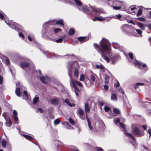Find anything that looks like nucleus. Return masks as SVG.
I'll use <instances>...</instances> for the list:
<instances>
[{
	"mask_svg": "<svg viewBox=\"0 0 151 151\" xmlns=\"http://www.w3.org/2000/svg\"><path fill=\"white\" fill-rule=\"evenodd\" d=\"M46 29L47 30H49V32H48L50 34H51L52 33V32L54 31L53 29H50L48 27H46Z\"/></svg>",
	"mask_w": 151,
	"mask_h": 151,
	"instance_id": "47",
	"label": "nucleus"
},
{
	"mask_svg": "<svg viewBox=\"0 0 151 151\" xmlns=\"http://www.w3.org/2000/svg\"><path fill=\"white\" fill-rule=\"evenodd\" d=\"M134 63L135 65H137L138 68L140 69L142 68V67H146V64H142V63L138 62L136 60H135V62Z\"/></svg>",
	"mask_w": 151,
	"mask_h": 151,
	"instance_id": "9",
	"label": "nucleus"
},
{
	"mask_svg": "<svg viewBox=\"0 0 151 151\" xmlns=\"http://www.w3.org/2000/svg\"><path fill=\"white\" fill-rule=\"evenodd\" d=\"M63 40V39L61 38L56 40L55 41L57 43H60L62 42Z\"/></svg>",
	"mask_w": 151,
	"mask_h": 151,
	"instance_id": "50",
	"label": "nucleus"
},
{
	"mask_svg": "<svg viewBox=\"0 0 151 151\" xmlns=\"http://www.w3.org/2000/svg\"><path fill=\"white\" fill-rule=\"evenodd\" d=\"M77 113L82 119L84 120L85 119V117L83 116L84 112L82 109H78L77 111Z\"/></svg>",
	"mask_w": 151,
	"mask_h": 151,
	"instance_id": "6",
	"label": "nucleus"
},
{
	"mask_svg": "<svg viewBox=\"0 0 151 151\" xmlns=\"http://www.w3.org/2000/svg\"><path fill=\"white\" fill-rule=\"evenodd\" d=\"M142 13V10L141 9H139L137 14V16L138 17L139 16L141 15Z\"/></svg>",
	"mask_w": 151,
	"mask_h": 151,
	"instance_id": "41",
	"label": "nucleus"
},
{
	"mask_svg": "<svg viewBox=\"0 0 151 151\" xmlns=\"http://www.w3.org/2000/svg\"><path fill=\"white\" fill-rule=\"evenodd\" d=\"M23 136L25 138L29 140H31L33 139V138L31 136L29 135H23Z\"/></svg>",
	"mask_w": 151,
	"mask_h": 151,
	"instance_id": "36",
	"label": "nucleus"
},
{
	"mask_svg": "<svg viewBox=\"0 0 151 151\" xmlns=\"http://www.w3.org/2000/svg\"><path fill=\"white\" fill-rule=\"evenodd\" d=\"M96 67L97 68L100 69L101 70H104V67L101 64L99 65H96Z\"/></svg>",
	"mask_w": 151,
	"mask_h": 151,
	"instance_id": "28",
	"label": "nucleus"
},
{
	"mask_svg": "<svg viewBox=\"0 0 151 151\" xmlns=\"http://www.w3.org/2000/svg\"><path fill=\"white\" fill-rule=\"evenodd\" d=\"M113 45H114V48L115 47H118V46H119V44L117 42H113Z\"/></svg>",
	"mask_w": 151,
	"mask_h": 151,
	"instance_id": "57",
	"label": "nucleus"
},
{
	"mask_svg": "<svg viewBox=\"0 0 151 151\" xmlns=\"http://www.w3.org/2000/svg\"><path fill=\"white\" fill-rule=\"evenodd\" d=\"M133 132L136 135L141 137L144 134V132L141 133L139 129L137 127H135L133 130Z\"/></svg>",
	"mask_w": 151,
	"mask_h": 151,
	"instance_id": "8",
	"label": "nucleus"
},
{
	"mask_svg": "<svg viewBox=\"0 0 151 151\" xmlns=\"http://www.w3.org/2000/svg\"><path fill=\"white\" fill-rule=\"evenodd\" d=\"M28 38L29 40L30 41H32L33 39V37L31 38L29 35L28 36Z\"/></svg>",
	"mask_w": 151,
	"mask_h": 151,
	"instance_id": "59",
	"label": "nucleus"
},
{
	"mask_svg": "<svg viewBox=\"0 0 151 151\" xmlns=\"http://www.w3.org/2000/svg\"><path fill=\"white\" fill-rule=\"evenodd\" d=\"M127 27V25H122V30H123V31H124L126 29V28Z\"/></svg>",
	"mask_w": 151,
	"mask_h": 151,
	"instance_id": "48",
	"label": "nucleus"
},
{
	"mask_svg": "<svg viewBox=\"0 0 151 151\" xmlns=\"http://www.w3.org/2000/svg\"><path fill=\"white\" fill-rule=\"evenodd\" d=\"M61 30V29L60 28H56L55 29L54 31L55 33H56L60 31Z\"/></svg>",
	"mask_w": 151,
	"mask_h": 151,
	"instance_id": "54",
	"label": "nucleus"
},
{
	"mask_svg": "<svg viewBox=\"0 0 151 151\" xmlns=\"http://www.w3.org/2000/svg\"><path fill=\"white\" fill-rule=\"evenodd\" d=\"M78 6V9L79 10L85 12L86 11L88 10V9L85 6L82 5V3L79 0H73Z\"/></svg>",
	"mask_w": 151,
	"mask_h": 151,
	"instance_id": "4",
	"label": "nucleus"
},
{
	"mask_svg": "<svg viewBox=\"0 0 151 151\" xmlns=\"http://www.w3.org/2000/svg\"><path fill=\"white\" fill-rule=\"evenodd\" d=\"M129 55L130 58L131 59H132L133 58V54L132 53H129Z\"/></svg>",
	"mask_w": 151,
	"mask_h": 151,
	"instance_id": "63",
	"label": "nucleus"
},
{
	"mask_svg": "<svg viewBox=\"0 0 151 151\" xmlns=\"http://www.w3.org/2000/svg\"><path fill=\"white\" fill-rule=\"evenodd\" d=\"M17 115L18 114L17 111L16 110H14L13 111V117L14 119L16 121H18Z\"/></svg>",
	"mask_w": 151,
	"mask_h": 151,
	"instance_id": "16",
	"label": "nucleus"
},
{
	"mask_svg": "<svg viewBox=\"0 0 151 151\" xmlns=\"http://www.w3.org/2000/svg\"><path fill=\"white\" fill-rule=\"evenodd\" d=\"M5 120L6 121V126L9 127H10L12 124V122L10 119L9 118L8 120L6 119Z\"/></svg>",
	"mask_w": 151,
	"mask_h": 151,
	"instance_id": "19",
	"label": "nucleus"
},
{
	"mask_svg": "<svg viewBox=\"0 0 151 151\" xmlns=\"http://www.w3.org/2000/svg\"><path fill=\"white\" fill-rule=\"evenodd\" d=\"M136 32L139 35V36L135 35L137 37H139V36L142 37V31L139 29H135Z\"/></svg>",
	"mask_w": 151,
	"mask_h": 151,
	"instance_id": "27",
	"label": "nucleus"
},
{
	"mask_svg": "<svg viewBox=\"0 0 151 151\" xmlns=\"http://www.w3.org/2000/svg\"><path fill=\"white\" fill-rule=\"evenodd\" d=\"M119 58V55L112 56L111 58V60L112 63L113 64H114L118 60Z\"/></svg>",
	"mask_w": 151,
	"mask_h": 151,
	"instance_id": "14",
	"label": "nucleus"
},
{
	"mask_svg": "<svg viewBox=\"0 0 151 151\" xmlns=\"http://www.w3.org/2000/svg\"><path fill=\"white\" fill-rule=\"evenodd\" d=\"M75 90V92L76 95L77 96H79L78 93L80 92V90L78 88H74Z\"/></svg>",
	"mask_w": 151,
	"mask_h": 151,
	"instance_id": "38",
	"label": "nucleus"
},
{
	"mask_svg": "<svg viewBox=\"0 0 151 151\" xmlns=\"http://www.w3.org/2000/svg\"><path fill=\"white\" fill-rule=\"evenodd\" d=\"M93 45L98 52L101 54L102 58H104L107 62H109L110 59L105 54L106 53L109 55L111 54L110 44L109 41L103 38L100 42V46L95 43Z\"/></svg>",
	"mask_w": 151,
	"mask_h": 151,
	"instance_id": "1",
	"label": "nucleus"
},
{
	"mask_svg": "<svg viewBox=\"0 0 151 151\" xmlns=\"http://www.w3.org/2000/svg\"><path fill=\"white\" fill-rule=\"evenodd\" d=\"M15 93L17 96L20 97L21 95L20 88L18 87L17 88L15 91Z\"/></svg>",
	"mask_w": 151,
	"mask_h": 151,
	"instance_id": "23",
	"label": "nucleus"
},
{
	"mask_svg": "<svg viewBox=\"0 0 151 151\" xmlns=\"http://www.w3.org/2000/svg\"><path fill=\"white\" fill-rule=\"evenodd\" d=\"M120 122V120L119 118H116L115 120V123L116 124H119Z\"/></svg>",
	"mask_w": 151,
	"mask_h": 151,
	"instance_id": "53",
	"label": "nucleus"
},
{
	"mask_svg": "<svg viewBox=\"0 0 151 151\" xmlns=\"http://www.w3.org/2000/svg\"><path fill=\"white\" fill-rule=\"evenodd\" d=\"M76 64H77L76 62H70L68 63V74L71 79L70 81V83L71 85H72L73 86L74 88H78V87L76 86V85L81 87L83 86V85L82 83L76 80L74 81L72 80V77L71 76V68L72 67L73 65Z\"/></svg>",
	"mask_w": 151,
	"mask_h": 151,
	"instance_id": "2",
	"label": "nucleus"
},
{
	"mask_svg": "<svg viewBox=\"0 0 151 151\" xmlns=\"http://www.w3.org/2000/svg\"><path fill=\"white\" fill-rule=\"evenodd\" d=\"M60 120L58 119H56L54 121V124L55 125H57L60 123Z\"/></svg>",
	"mask_w": 151,
	"mask_h": 151,
	"instance_id": "42",
	"label": "nucleus"
},
{
	"mask_svg": "<svg viewBox=\"0 0 151 151\" xmlns=\"http://www.w3.org/2000/svg\"><path fill=\"white\" fill-rule=\"evenodd\" d=\"M21 91H22V89H24V91H23V95L22 96L23 99H27L28 98V95L27 93V91L25 90L26 89V88L24 86H22L21 87Z\"/></svg>",
	"mask_w": 151,
	"mask_h": 151,
	"instance_id": "12",
	"label": "nucleus"
},
{
	"mask_svg": "<svg viewBox=\"0 0 151 151\" xmlns=\"http://www.w3.org/2000/svg\"><path fill=\"white\" fill-rule=\"evenodd\" d=\"M111 99L113 101H116L117 99V97L116 94L115 93H113L111 96Z\"/></svg>",
	"mask_w": 151,
	"mask_h": 151,
	"instance_id": "26",
	"label": "nucleus"
},
{
	"mask_svg": "<svg viewBox=\"0 0 151 151\" xmlns=\"http://www.w3.org/2000/svg\"><path fill=\"white\" fill-rule=\"evenodd\" d=\"M39 101V98L37 96H35L33 99V102L34 104H36Z\"/></svg>",
	"mask_w": 151,
	"mask_h": 151,
	"instance_id": "35",
	"label": "nucleus"
},
{
	"mask_svg": "<svg viewBox=\"0 0 151 151\" xmlns=\"http://www.w3.org/2000/svg\"><path fill=\"white\" fill-rule=\"evenodd\" d=\"M64 102L65 103L71 107H74L75 106V104H70L69 100L68 99H65Z\"/></svg>",
	"mask_w": 151,
	"mask_h": 151,
	"instance_id": "18",
	"label": "nucleus"
},
{
	"mask_svg": "<svg viewBox=\"0 0 151 151\" xmlns=\"http://www.w3.org/2000/svg\"><path fill=\"white\" fill-rule=\"evenodd\" d=\"M96 151H102V149L100 147H98L96 149Z\"/></svg>",
	"mask_w": 151,
	"mask_h": 151,
	"instance_id": "64",
	"label": "nucleus"
},
{
	"mask_svg": "<svg viewBox=\"0 0 151 151\" xmlns=\"http://www.w3.org/2000/svg\"><path fill=\"white\" fill-rule=\"evenodd\" d=\"M29 63L25 62H23L19 64V66L23 69L28 67L29 65Z\"/></svg>",
	"mask_w": 151,
	"mask_h": 151,
	"instance_id": "13",
	"label": "nucleus"
},
{
	"mask_svg": "<svg viewBox=\"0 0 151 151\" xmlns=\"http://www.w3.org/2000/svg\"><path fill=\"white\" fill-rule=\"evenodd\" d=\"M56 24H59V25H61L62 26H63L64 25L63 20L62 19H60V20L57 21L56 22Z\"/></svg>",
	"mask_w": 151,
	"mask_h": 151,
	"instance_id": "24",
	"label": "nucleus"
},
{
	"mask_svg": "<svg viewBox=\"0 0 151 151\" xmlns=\"http://www.w3.org/2000/svg\"><path fill=\"white\" fill-rule=\"evenodd\" d=\"M115 2H116V0H109L108 1V3L109 5L113 6L115 5Z\"/></svg>",
	"mask_w": 151,
	"mask_h": 151,
	"instance_id": "22",
	"label": "nucleus"
},
{
	"mask_svg": "<svg viewBox=\"0 0 151 151\" xmlns=\"http://www.w3.org/2000/svg\"><path fill=\"white\" fill-rule=\"evenodd\" d=\"M40 79L43 83L45 84L48 83L50 81L49 78L47 76L44 77L42 76V77H40Z\"/></svg>",
	"mask_w": 151,
	"mask_h": 151,
	"instance_id": "10",
	"label": "nucleus"
},
{
	"mask_svg": "<svg viewBox=\"0 0 151 151\" xmlns=\"http://www.w3.org/2000/svg\"><path fill=\"white\" fill-rule=\"evenodd\" d=\"M86 37H81L78 38V40L80 42H83L85 41V39Z\"/></svg>",
	"mask_w": 151,
	"mask_h": 151,
	"instance_id": "32",
	"label": "nucleus"
},
{
	"mask_svg": "<svg viewBox=\"0 0 151 151\" xmlns=\"http://www.w3.org/2000/svg\"><path fill=\"white\" fill-rule=\"evenodd\" d=\"M4 20L5 23L7 24L10 27L13 29H15L17 27H18V25L19 26H20L19 25H18L16 23H14V24H11V23H9V22L6 21L5 19H4Z\"/></svg>",
	"mask_w": 151,
	"mask_h": 151,
	"instance_id": "7",
	"label": "nucleus"
},
{
	"mask_svg": "<svg viewBox=\"0 0 151 151\" xmlns=\"http://www.w3.org/2000/svg\"><path fill=\"white\" fill-rule=\"evenodd\" d=\"M122 15L120 14L116 15L114 16L113 17L115 19H117L120 20H122L123 19Z\"/></svg>",
	"mask_w": 151,
	"mask_h": 151,
	"instance_id": "20",
	"label": "nucleus"
},
{
	"mask_svg": "<svg viewBox=\"0 0 151 151\" xmlns=\"http://www.w3.org/2000/svg\"><path fill=\"white\" fill-rule=\"evenodd\" d=\"M75 31L74 29L72 28L70 29L68 32V34L69 35L72 36L73 35Z\"/></svg>",
	"mask_w": 151,
	"mask_h": 151,
	"instance_id": "29",
	"label": "nucleus"
},
{
	"mask_svg": "<svg viewBox=\"0 0 151 151\" xmlns=\"http://www.w3.org/2000/svg\"><path fill=\"white\" fill-rule=\"evenodd\" d=\"M96 75L95 74L92 73L90 76V79L92 82H94L95 81V77Z\"/></svg>",
	"mask_w": 151,
	"mask_h": 151,
	"instance_id": "21",
	"label": "nucleus"
},
{
	"mask_svg": "<svg viewBox=\"0 0 151 151\" xmlns=\"http://www.w3.org/2000/svg\"><path fill=\"white\" fill-rule=\"evenodd\" d=\"M121 6H113V8L115 10H119L121 9Z\"/></svg>",
	"mask_w": 151,
	"mask_h": 151,
	"instance_id": "43",
	"label": "nucleus"
},
{
	"mask_svg": "<svg viewBox=\"0 0 151 151\" xmlns=\"http://www.w3.org/2000/svg\"><path fill=\"white\" fill-rule=\"evenodd\" d=\"M86 114V119L88 122V126L89 129H90L93 132H96L97 130L96 129H94V128H93V129H92V127H91V122L90 121L89 118H88L87 116V114Z\"/></svg>",
	"mask_w": 151,
	"mask_h": 151,
	"instance_id": "11",
	"label": "nucleus"
},
{
	"mask_svg": "<svg viewBox=\"0 0 151 151\" xmlns=\"http://www.w3.org/2000/svg\"><path fill=\"white\" fill-rule=\"evenodd\" d=\"M144 84L143 83H137L136 84L135 86H134V88H135V89H136L139 87V86H143L144 85Z\"/></svg>",
	"mask_w": 151,
	"mask_h": 151,
	"instance_id": "31",
	"label": "nucleus"
},
{
	"mask_svg": "<svg viewBox=\"0 0 151 151\" xmlns=\"http://www.w3.org/2000/svg\"><path fill=\"white\" fill-rule=\"evenodd\" d=\"M118 91L120 93H121L122 94H124V91H123L122 88H119V89Z\"/></svg>",
	"mask_w": 151,
	"mask_h": 151,
	"instance_id": "51",
	"label": "nucleus"
},
{
	"mask_svg": "<svg viewBox=\"0 0 151 151\" xmlns=\"http://www.w3.org/2000/svg\"><path fill=\"white\" fill-rule=\"evenodd\" d=\"M104 87L105 90H107L109 88V86L106 84H105Z\"/></svg>",
	"mask_w": 151,
	"mask_h": 151,
	"instance_id": "62",
	"label": "nucleus"
},
{
	"mask_svg": "<svg viewBox=\"0 0 151 151\" xmlns=\"http://www.w3.org/2000/svg\"><path fill=\"white\" fill-rule=\"evenodd\" d=\"M84 106L86 114H87L90 111V109L89 105L87 103H86L85 104Z\"/></svg>",
	"mask_w": 151,
	"mask_h": 151,
	"instance_id": "15",
	"label": "nucleus"
},
{
	"mask_svg": "<svg viewBox=\"0 0 151 151\" xmlns=\"http://www.w3.org/2000/svg\"><path fill=\"white\" fill-rule=\"evenodd\" d=\"M120 125L124 129V133L126 135L129 137V139L131 143L133 145L135 146L136 144V139L132 135L131 133L127 132L125 129V125L123 123H120Z\"/></svg>",
	"mask_w": 151,
	"mask_h": 151,
	"instance_id": "3",
	"label": "nucleus"
},
{
	"mask_svg": "<svg viewBox=\"0 0 151 151\" xmlns=\"http://www.w3.org/2000/svg\"><path fill=\"white\" fill-rule=\"evenodd\" d=\"M105 20V19H104V18H103L102 17H95V18L93 19V21H96V20L99 21H104Z\"/></svg>",
	"mask_w": 151,
	"mask_h": 151,
	"instance_id": "17",
	"label": "nucleus"
},
{
	"mask_svg": "<svg viewBox=\"0 0 151 151\" xmlns=\"http://www.w3.org/2000/svg\"><path fill=\"white\" fill-rule=\"evenodd\" d=\"M7 115V113L6 112H4V113H3V114H2V116L4 117L5 119H6V116Z\"/></svg>",
	"mask_w": 151,
	"mask_h": 151,
	"instance_id": "55",
	"label": "nucleus"
},
{
	"mask_svg": "<svg viewBox=\"0 0 151 151\" xmlns=\"http://www.w3.org/2000/svg\"><path fill=\"white\" fill-rule=\"evenodd\" d=\"M84 77L83 74H82L80 76V80L81 81H84Z\"/></svg>",
	"mask_w": 151,
	"mask_h": 151,
	"instance_id": "45",
	"label": "nucleus"
},
{
	"mask_svg": "<svg viewBox=\"0 0 151 151\" xmlns=\"http://www.w3.org/2000/svg\"><path fill=\"white\" fill-rule=\"evenodd\" d=\"M109 78V77L108 76H106L105 78V81H104L105 83H108Z\"/></svg>",
	"mask_w": 151,
	"mask_h": 151,
	"instance_id": "46",
	"label": "nucleus"
},
{
	"mask_svg": "<svg viewBox=\"0 0 151 151\" xmlns=\"http://www.w3.org/2000/svg\"><path fill=\"white\" fill-rule=\"evenodd\" d=\"M3 77L0 75V84H1L3 83Z\"/></svg>",
	"mask_w": 151,
	"mask_h": 151,
	"instance_id": "61",
	"label": "nucleus"
},
{
	"mask_svg": "<svg viewBox=\"0 0 151 151\" xmlns=\"http://www.w3.org/2000/svg\"><path fill=\"white\" fill-rule=\"evenodd\" d=\"M122 1H118L116 0V2H115V5H118L119 6H122Z\"/></svg>",
	"mask_w": 151,
	"mask_h": 151,
	"instance_id": "40",
	"label": "nucleus"
},
{
	"mask_svg": "<svg viewBox=\"0 0 151 151\" xmlns=\"http://www.w3.org/2000/svg\"><path fill=\"white\" fill-rule=\"evenodd\" d=\"M1 145L4 147H6V142L4 139H3L1 142Z\"/></svg>",
	"mask_w": 151,
	"mask_h": 151,
	"instance_id": "39",
	"label": "nucleus"
},
{
	"mask_svg": "<svg viewBox=\"0 0 151 151\" xmlns=\"http://www.w3.org/2000/svg\"><path fill=\"white\" fill-rule=\"evenodd\" d=\"M19 36L20 37H21L22 39H24V36L22 33H20L19 34Z\"/></svg>",
	"mask_w": 151,
	"mask_h": 151,
	"instance_id": "58",
	"label": "nucleus"
},
{
	"mask_svg": "<svg viewBox=\"0 0 151 151\" xmlns=\"http://www.w3.org/2000/svg\"><path fill=\"white\" fill-rule=\"evenodd\" d=\"M104 109L106 111H108L110 110V108L109 107L105 106L104 107Z\"/></svg>",
	"mask_w": 151,
	"mask_h": 151,
	"instance_id": "49",
	"label": "nucleus"
},
{
	"mask_svg": "<svg viewBox=\"0 0 151 151\" xmlns=\"http://www.w3.org/2000/svg\"><path fill=\"white\" fill-rule=\"evenodd\" d=\"M113 111L116 114H120V111L117 108H114L113 109Z\"/></svg>",
	"mask_w": 151,
	"mask_h": 151,
	"instance_id": "34",
	"label": "nucleus"
},
{
	"mask_svg": "<svg viewBox=\"0 0 151 151\" xmlns=\"http://www.w3.org/2000/svg\"><path fill=\"white\" fill-rule=\"evenodd\" d=\"M138 26L142 30H144L145 29V27L144 25L141 23H139L138 24Z\"/></svg>",
	"mask_w": 151,
	"mask_h": 151,
	"instance_id": "37",
	"label": "nucleus"
},
{
	"mask_svg": "<svg viewBox=\"0 0 151 151\" xmlns=\"http://www.w3.org/2000/svg\"><path fill=\"white\" fill-rule=\"evenodd\" d=\"M137 19L138 20L142 21H145L146 20L145 18L143 17H139Z\"/></svg>",
	"mask_w": 151,
	"mask_h": 151,
	"instance_id": "56",
	"label": "nucleus"
},
{
	"mask_svg": "<svg viewBox=\"0 0 151 151\" xmlns=\"http://www.w3.org/2000/svg\"><path fill=\"white\" fill-rule=\"evenodd\" d=\"M78 69L75 68L74 70V76L77 77L78 76Z\"/></svg>",
	"mask_w": 151,
	"mask_h": 151,
	"instance_id": "33",
	"label": "nucleus"
},
{
	"mask_svg": "<svg viewBox=\"0 0 151 151\" xmlns=\"http://www.w3.org/2000/svg\"><path fill=\"white\" fill-rule=\"evenodd\" d=\"M129 9H130L132 11H133L135 9H136V8L134 6H131L129 8Z\"/></svg>",
	"mask_w": 151,
	"mask_h": 151,
	"instance_id": "60",
	"label": "nucleus"
},
{
	"mask_svg": "<svg viewBox=\"0 0 151 151\" xmlns=\"http://www.w3.org/2000/svg\"><path fill=\"white\" fill-rule=\"evenodd\" d=\"M114 48L116 49H118L119 50L121 51H122L123 52H124V47L122 46H118V47H115Z\"/></svg>",
	"mask_w": 151,
	"mask_h": 151,
	"instance_id": "30",
	"label": "nucleus"
},
{
	"mask_svg": "<svg viewBox=\"0 0 151 151\" xmlns=\"http://www.w3.org/2000/svg\"><path fill=\"white\" fill-rule=\"evenodd\" d=\"M4 62L5 64L8 65L9 63V61L8 59L6 58L4 61Z\"/></svg>",
	"mask_w": 151,
	"mask_h": 151,
	"instance_id": "44",
	"label": "nucleus"
},
{
	"mask_svg": "<svg viewBox=\"0 0 151 151\" xmlns=\"http://www.w3.org/2000/svg\"><path fill=\"white\" fill-rule=\"evenodd\" d=\"M58 101V100L54 99L52 101L51 103L53 105H57L59 103Z\"/></svg>",
	"mask_w": 151,
	"mask_h": 151,
	"instance_id": "25",
	"label": "nucleus"
},
{
	"mask_svg": "<svg viewBox=\"0 0 151 151\" xmlns=\"http://www.w3.org/2000/svg\"><path fill=\"white\" fill-rule=\"evenodd\" d=\"M89 11H92L94 13H104V10L101 8H96L95 7H93L91 6H90L89 8L88 9V10Z\"/></svg>",
	"mask_w": 151,
	"mask_h": 151,
	"instance_id": "5",
	"label": "nucleus"
},
{
	"mask_svg": "<svg viewBox=\"0 0 151 151\" xmlns=\"http://www.w3.org/2000/svg\"><path fill=\"white\" fill-rule=\"evenodd\" d=\"M69 121L71 124L72 125H73L74 124V122H73V119H71V118L70 119H69Z\"/></svg>",
	"mask_w": 151,
	"mask_h": 151,
	"instance_id": "52",
	"label": "nucleus"
}]
</instances>
